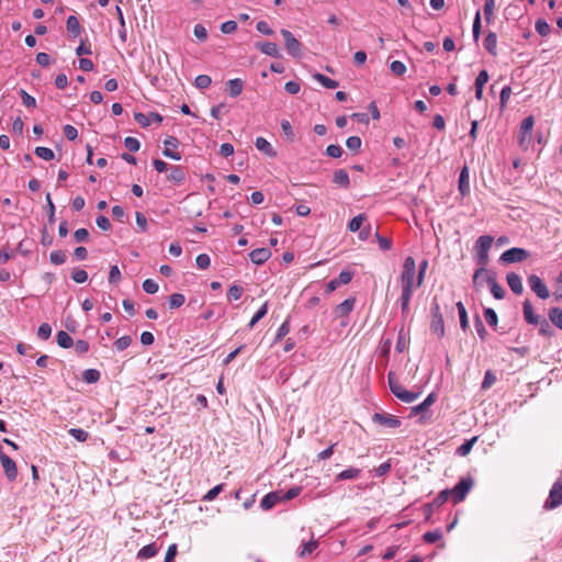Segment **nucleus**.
<instances>
[{
  "label": "nucleus",
  "mask_w": 562,
  "mask_h": 562,
  "mask_svg": "<svg viewBox=\"0 0 562 562\" xmlns=\"http://www.w3.org/2000/svg\"><path fill=\"white\" fill-rule=\"evenodd\" d=\"M416 262L413 257H406L403 263L402 272L398 277L400 284L402 286V294L400 296V303L403 313L408 312L409 302L413 295V291L416 288Z\"/></svg>",
  "instance_id": "obj_1"
},
{
  "label": "nucleus",
  "mask_w": 562,
  "mask_h": 562,
  "mask_svg": "<svg viewBox=\"0 0 562 562\" xmlns=\"http://www.w3.org/2000/svg\"><path fill=\"white\" fill-rule=\"evenodd\" d=\"M481 276H485V281L490 285V290L492 295L496 300H502L505 296V290L503 286L496 281L494 273L490 272L485 268H479L475 270L473 274V285L479 290L480 288V278Z\"/></svg>",
  "instance_id": "obj_2"
},
{
  "label": "nucleus",
  "mask_w": 562,
  "mask_h": 562,
  "mask_svg": "<svg viewBox=\"0 0 562 562\" xmlns=\"http://www.w3.org/2000/svg\"><path fill=\"white\" fill-rule=\"evenodd\" d=\"M493 237L490 235L480 236L474 245L475 261L480 268H485L488 262V251L493 244Z\"/></svg>",
  "instance_id": "obj_3"
},
{
  "label": "nucleus",
  "mask_w": 562,
  "mask_h": 562,
  "mask_svg": "<svg viewBox=\"0 0 562 562\" xmlns=\"http://www.w3.org/2000/svg\"><path fill=\"white\" fill-rule=\"evenodd\" d=\"M535 125V117L532 115L527 116L522 120L518 134L517 142L518 146L522 150H527L532 142V131Z\"/></svg>",
  "instance_id": "obj_4"
},
{
  "label": "nucleus",
  "mask_w": 562,
  "mask_h": 562,
  "mask_svg": "<svg viewBox=\"0 0 562 562\" xmlns=\"http://www.w3.org/2000/svg\"><path fill=\"white\" fill-rule=\"evenodd\" d=\"M435 401L436 395L430 393L420 404L411 408L412 415H420L418 419L420 425H426L431 422V413L428 412V408L435 403Z\"/></svg>",
  "instance_id": "obj_5"
},
{
  "label": "nucleus",
  "mask_w": 562,
  "mask_h": 562,
  "mask_svg": "<svg viewBox=\"0 0 562 562\" xmlns=\"http://www.w3.org/2000/svg\"><path fill=\"white\" fill-rule=\"evenodd\" d=\"M562 505V475L553 483L544 502V509L551 510Z\"/></svg>",
  "instance_id": "obj_6"
},
{
  "label": "nucleus",
  "mask_w": 562,
  "mask_h": 562,
  "mask_svg": "<svg viewBox=\"0 0 562 562\" xmlns=\"http://www.w3.org/2000/svg\"><path fill=\"white\" fill-rule=\"evenodd\" d=\"M472 486L473 480L471 477H463L453 488L449 490L453 504L462 502L467 497Z\"/></svg>",
  "instance_id": "obj_7"
},
{
  "label": "nucleus",
  "mask_w": 562,
  "mask_h": 562,
  "mask_svg": "<svg viewBox=\"0 0 562 562\" xmlns=\"http://www.w3.org/2000/svg\"><path fill=\"white\" fill-rule=\"evenodd\" d=\"M430 329L439 338L445 336V323L441 310L438 303H434L431 306V323Z\"/></svg>",
  "instance_id": "obj_8"
},
{
  "label": "nucleus",
  "mask_w": 562,
  "mask_h": 562,
  "mask_svg": "<svg viewBox=\"0 0 562 562\" xmlns=\"http://www.w3.org/2000/svg\"><path fill=\"white\" fill-rule=\"evenodd\" d=\"M529 258V252L524 248H510L501 255V261L505 263L521 262Z\"/></svg>",
  "instance_id": "obj_9"
},
{
  "label": "nucleus",
  "mask_w": 562,
  "mask_h": 562,
  "mask_svg": "<svg viewBox=\"0 0 562 562\" xmlns=\"http://www.w3.org/2000/svg\"><path fill=\"white\" fill-rule=\"evenodd\" d=\"M528 284L536 295L542 300H547L550 296V292L543 281L536 274L528 277Z\"/></svg>",
  "instance_id": "obj_10"
},
{
  "label": "nucleus",
  "mask_w": 562,
  "mask_h": 562,
  "mask_svg": "<svg viewBox=\"0 0 562 562\" xmlns=\"http://www.w3.org/2000/svg\"><path fill=\"white\" fill-rule=\"evenodd\" d=\"M281 34L284 38V45L288 53L293 57L300 56L301 43L294 37V35L290 31L285 29L281 30Z\"/></svg>",
  "instance_id": "obj_11"
},
{
  "label": "nucleus",
  "mask_w": 562,
  "mask_h": 562,
  "mask_svg": "<svg viewBox=\"0 0 562 562\" xmlns=\"http://www.w3.org/2000/svg\"><path fill=\"white\" fill-rule=\"evenodd\" d=\"M353 273L348 270H342L338 278L330 280L326 285V292L331 293L340 285L348 284L352 280Z\"/></svg>",
  "instance_id": "obj_12"
},
{
  "label": "nucleus",
  "mask_w": 562,
  "mask_h": 562,
  "mask_svg": "<svg viewBox=\"0 0 562 562\" xmlns=\"http://www.w3.org/2000/svg\"><path fill=\"white\" fill-rule=\"evenodd\" d=\"M164 145H165V149L162 151L164 156H166L168 158H171V159H175V160H180L181 159L180 153L175 150L179 146V140L176 137L168 136L164 140Z\"/></svg>",
  "instance_id": "obj_13"
},
{
  "label": "nucleus",
  "mask_w": 562,
  "mask_h": 562,
  "mask_svg": "<svg viewBox=\"0 0 562 562\" xmlns=\"http://www.w3.org/2000/svg\"><path fill=\"white\" fill-rule=\"evenodd\" d=\"M0 462L7 479L9 481H14L18 476V468L15 462L7 454L0 456Z\"/></svg>",
  "instance_id": "obj_14"
},
{
  "label": "nucleus",
  "mask_w": 562,
  "mask_h": 562,
  "mask_svg": "<svg viewBox=\"0 0 562 562\" xmlns=\"http://www.w3.org/2000/svg\"><path fill=\"white\" fill-rule=\"evenodd\" d=\"M373 420L389 428H397L401 425V420L396 416L391 414L376 413L373 415Z\"/></svg>",
  "instance_id": "obj_15"
},
{
  "label": "nucleus",
  "mask_w": 562,
  "mask_h": 562,
  "mask_svg": "<svg viewBox=\"0 0 562 562\" xmlns=\"http://www.w3.org/2000/svg\"><path fill=\"white\" fill-rule=\"evenodd\" d=\"M270 257H271V251H270V249H269V248H266V247L254 249V250L249 254V258H250V260H251L255 265H262V263H265V262H266Z\"/></svg>",
  "instance_id": "obj_16"
},
{
  "label": "nucleus",
  "mask_w": 562,
  "mask_h": 562,
  "mask_svg": "<svg viewBox=\"0 0 562 562\" xmlns=\"http://www.w3.org/2000/svg\"><path fill=\"white\" fill-rule=\"evenodd\" d=\"M506 281H507L508 286L515 294L519 295L524 292V285H522V281H521V278L519 274H517L515 272H509L506 276Z\"/></svg>",
  "instance_id": "obj_17"
},
{
  "label": "nucleus",
  "mask_w": 562,
  "mask_h": 562,
  "mask_svg": "<svg viewBox=\"0 0 562 562\" xmlns=\"http://www.w3.org/2000/svg\"><path fill=\"white\" fill-rule=\"evenodd\" d=\"M450 496V491L443 490L436 496V498L430 504L425 505V508L428 512L427 518L429 517L432 508H438L441 505H443Z\"/></svg>",
  "instance_id": "obj_18"
},
{
  "label": "nucleus",
  "mask_w": 562,
  "mask_h": 562,
  "mask_svg": "<svg viewBox=\"0 0 562 562\" xmlns=\"http://www.w3.org/2000/svg\"><path fill=\"white\" fill-rule=\"evenodd\" d=\"M356 299L355 297H348L340 304H338L335 308L336 316H347L349 315L353 307H355Z\"/></svg>",
  "instance_id": "obj_19"
},
{
  "label": "nucleus",
  "mask_w": 562,
  "mask_h": 562,
  "mask_svg": "<svg viewBox=\"0 0 562 562\" xmlns=\"http://www.w3.org/2000/svg\"><path fill=\"white\" fill-rule=\"evenodd\" d=\"M459 191L465 196L470 192L469 168L464 166L459 176Z\"/></svg>",
  "instance_id": "obj_20"
},
{
  "label": "nucleus",
  "mask_w": 562,
  "mask_h": 562,
  "mask_svg": "<svg viewBox=\"0 0 562 562\" xmlns=\"http://www.w3.org/2000/svg\"><path fill=\"white\" fill-rule=\"evenodd\" d=\"M256 47L263 54L271 57H280V49L276 43L272 42H263L258 43Z\"/></svg>",
  "instance_id": "obj_21"
},
{
  "label": "nucleus",
  "mask_w": 562,
  "mask_h": 562,
  "mask_svg": "<svg viewBox=\"0 0 562 562\" xmlns=\"http://www.w3.org/2000/svg\"><path fill=\"white\" fill-rule=\"evenodd\" d=\"M522 312L527 323L532 325H537L539 323L540 317L533 313V307L528 300H526L522 304Z\"/></svg>",
  "instance_id": "obj_22"
},
{
  "label": "nucleus",
  "mask_w": 562,
  "mask_h": 562,
  "mask_svg": "<svg viewBox=\"0 0 562 562\" xmlns=\"http://www.w3.org/2000/svg\"><path fill=\"white\" fill-rule=\"evenodd\" d=\"M255 145H256L257 149L260 150L261 153H263L265 155H267L269 157L276 156V151H274L273 147L265 137H261V136L257 137Z\"/></svg>",
  "instance_id": "obj_23"
},
{
  "label": "nucleus",
  "mask_w": 562,
  "mask_h": 562,
  "mask_svg": "<svg viewBox=\"0 0 562 562\" xmlns=\"http://www.w3.org/2000/svg\"><path fill=\"white\" fill-rule=\"evenodd\" d=\"M243 89L244 81L241 79L236 78L227 81V91L231 97H238L243 92Z\"/></svg>",
  "instance_id": "obj_24"
},
{
  "label": "nucleus",
  "mask_w": 562,
  "mask_h": 562,
  "mask_svg": "<svg viewBox=\"0 0 562 562\" xmlns=\"http://www.w3.org/2000/svg\"><path fill=\"white\" fill-rule=\"evenodd\" d=\"M186 178L184 171L180 166H172L170 168V171L167 176L168 181L179 184L181 183Z\"/></svg>",
  "instance_id": "obj_25"
},
{
  "label": "nucleus",
  "mask_w": 562,
  "mask_h": 562,
  "mask_svg": "<svg viewBox=\"0 0 562 562\" xmlns=\"http://www.w3.org/2000/svg\"><path fill=\"white\" fill-rule=\"evenodd\" d=\"M160 548L161 547H158L155 542L147 544L138 551L137 558L138 559H150L159 552Z\"/></svg>",
  "instance_id": "obj_26"
},
{
  "label": "nucleus",
  "mask_w": 562,
  "mask_h": 562,
  "mask_svg": "<svg viewBox=\"0 0 562 562\" xmlns=\"http://www.w3.org/2000/svg\"><path fill=\"white\" fill-rule=\"evenodd\" d=\"M333 181L337 186L348 188L350 183L349 175L345 169H338L334 172Z\"/></svg>",
  "instance_id": "obj_27"
},
{
  "label": "nucleus",
  "mask_w": 562,
  "mask_h": 562,
  "mask_svg": "<svg viewBox=\"0 0 562 562\" xmlns=\"http://www.w3.org/2000/svg\"><path fill=\"white\" fill-rule=\"evenodd\" d=\"M484 48L493 56L497 55V36L495 33H488L484 38Z\"/></svg>",
  "instance_id": "obj_28"
},
{
  "label": "nucleus",
  "mask_w": 562,
  "mask_h": 562,
  "mask_svg": "<svg viewBox=\"0 0 562 562\" xmlns=\"http://www.w3.org/2000/svg\"><path fill=\"white\" fill-rule=\"evenodd\" d=\"M387 381H389V386H390L391 392L396 397H398L400 393L405 391V387L400 383V381L397 380V378L395 376V374L393 372H389Z\"/></svg>",
  "instance_id": "obj_29"
},
{
  "label": "nucleus",
  "mask_w": 562,
  "mask_h": 562,
  "mask_svg": "<svg viewBox=\"0 0 562 562\" xmlns=\"http://www.w3.org/2000/svg\"><path fill=\"white\" fill-rule=\"evenodd\" d=\"M67 31L77 37L81 33V26L78 19L75 15H69L66 21Z\"/></svg>",
  "instance_id": "obj_30"
},
{
  "label": "nucleus",
  "mask_w": 562,
  "mask_h": 562,
  "mask_svg": "<svg viewBox=\"0 0 562 562\" xmlns=\"http://www.w3.org/2000/svg\"><path fill=\"white\" fill-rule=\"evenodd\" d=\"M280 499L281 497L278 493L271 492L262 498L261 507L265 510L271 509Z\"/></svg>",
  "instance_id": "obj_31"
},
{
  "label": "nucleus",
  "mask_w": 562,
  "mask_h": 562,
  "mask_svg": "<svg viewBox=\"0 0 562 562\" xmlns=\"http://www.w3.org/2000/svg\"><path fill=\"white\" fill-rule=\"evenodd\" d=\"M549 319L558 328L562 329V308L552 307L549 310Z\"/></svg>",
  "instance_id": "obj_32"
},
{
  "label": "nucleus",
  "mask_w": 562,
  "mask_h": 562,
  "mask_svg": "<svg viewBox=\"0 0 562 562\" xmlns=\"http://www.w3.org/2000/svg\"><path fill=\"white\" fill-rule=\"evenodd\" d=\"M313 78L327 89H335L338 87V82L336 80L330 79L319 72L314 74Z\"/></svg>",
  "instance_id": "obj_33"
},
{
  "label": "nucleus",
  "mask_w": 562,
  "mask_h": 562,
  "mask_svg": "<svg viewBox=\"0 0 562 562\" xmlns=\"http://www.w3.org/2000/svg\"><path fill=\"white\" fill-rule=\"evenodd\" d=\"M318 547V541L315 539H311L310 541L305 542L302 547V550L299 552L300 558H305L310 554H312Z\"/></svg>",
  "instance_id": "obj_34"
},
{
  "label": "nucleus",
  "mask_w": 562,
  "mask_h": 562,
  "mask_svg": "<svg viewBox=\"0 0 562 562\" xmlns=\"http://www.w3.org/2000/svg\"><path fill=\"white\" fill-rule=\"evenodd\" d=\"M360 470L356 468H349L344 471H341L337 476V481H344V480H355L360 475Z\"/></svg>",
  "instance_id": "obj_35"
},
{
  "label": "nucleus",
  "mask_w": 562,
  "mask_h": 562,
  "mask_svg": "<svg viewBox=\"0 0 562 562\" xmlns=\"http://www.w3.org/2000/svg\"><path fill=\"white\" fill-rule=\"evenodd\" d=\"M456 305L459 313L460 326L463 330H467L469 328V319L465 306L462 302H458Z\"/></svg>",
  "instance_id": "obj_36"
},
{
  "label": "nucleus",
  "mask_w": 562,
  "mask_h": 562,
  "mask_svg": "<svg viewBox=\"0 0 562 562\" xmlns=\"http://www.w3.org/2000/svg\"><path fill=\"white\" fill-rule=\"evenodd\" d=\"M57 344L61 348H70L74 345L72 338L64 330L57 333Z\"/></svg>",
  "instance_id": "obj_37"
},
{
  "label": "nucleus",
  "mask_w": 562,
  "mask_h": 562,
  "mask_svg": "<svg viewBox=\"0 0 562 562\" xmlns=\"http://www.w3.org/2000/svg\"><path fill=\"white\" fill-rule=\"evenodd\" d=\"M100 372L95 369H87L82 373V379L87 383H97L100 380Z\"/></svg>",
  "instance_id": "obj_38"
},
{
  "label": "nucleus",
  "mask_w": 562,
  "mask_h": 562,
  "mask_svg": "<svg viewBox=\"0 0 562 562\" xmlns=\"http://www.w3.org/2000/svg\"><path fill=\"white\" fill-rule=\"evenodd\" d=\"M35 155L46 161L53 160L55 157L54 151L48 147L38 146L34 150Z\"/></svg>",
  "instance_id": "obj_39"
},
{
  "label": "nucleus",
  "mask_w": 562,
  "mask_h": 562,
  "mask_svg": "<svg viewBox=\"0 0 562 562\" xmlns=\"http://www.w3.org/2000/svg\"><path fill=\"white\" fill-rule=\"evenodd\" d=\"M367 216L364 214H359L355 216L348 224V228L350 232H358L360 231L361 226L366 222Z\"/></svg>",
  "instance_id": "obj_40"
},
{
  "label": "nucleus",
  "mask_w": 562,
  "mask_h": 562,
  "mask_svg": "<svg viewBox=\"0 0 562 562\" xmlns=\"http://www.w3.org/2000/svg\"><path fill=\"white\" fill-rule=\"evenodd\" d=\"M68 434L80 442H86L89 438L88 431L82 428H70Z\"/></svg>",
  "instance_id": "obj_41"
},
{
  "label": "nucleus",
  "mask_w": 562,
  "mask_h": 562,
  "mask_svg": "<svg viewBox=\"0 0 562 562\" xmlns=\"http://www.w3.org/2000/svg\"><path fill=\"white\" fill-rule=\"evenodd\" d=\"M268 312V303H263V305L256 312V314L250 319L248 326L252 328L261 318L266 316Z\"/></svg>",
  "instance_id": "obj_42"
},
{
  "label": "nucleus",
  "mask_w": 562,
  "mask_h": 562,
  "mask_svg": "<svg viewBox=\"0 0 562 562\" xmlns=\"http://www.w3.org/2000/svg\"><path fill=\"white\" fill-rule=\"evenodd\" d=\"M442 538V532L440 529H436L434 531H427L423 535V539L426 543H435Z\"/></svg>",
  "instance_id": "obj_43"
},
{
  "label": "nucleus",
  "mask_w": 562,
  "mask_h": 562,
  "mask_svg": "<svg viewBox=\"0 0 562 562\" xmlns=\"http://www.w3.org/2000/svg\"><path fill=\"white\" fill-rule=\"evenodd\" d=\"M476 440H477V437H473L472 439L463 442L457 450L458 454L461 457H465L467 454H469Z\"/></svg>",
  "instance_id": "obj_44"
},
{
  "label": "nucleus",
  "mask_w": 562,
  "mask_h": 562,
  "mask_svg": "<svg viewBox=\"0 0 562 562\" xmlns=\"http://www.w3.org/2000/svg\"><path fill=\"white\" fill-rule=\"evenodd\" d=\"M184 302H186V297L181 293H175V294L170 295V297H169L170 308H179L180 306H182L184 304Z\"/></svg>",
  "instance_id": "obj_45"
},
{
  "label": "nucleus",
  "mask_w": 562,
  "mask_h": 562,
  "mask_svg": "<svg viewBox=\"0 0 562 562\" xmlns=\"http://www.w3.org/2000/svg\"><path fill=\"white\" fill-rule=\"evenodd\" d=\"M537 325H539L540 335H542L544 337H551L553 335L552 327L547 319H544V318L539 319V323Z\"/></svg>",
  "instance_id": "obj_46"
},
{
  "label": "nucleus",
  "mask_w": 562,
  "mask_h": 562,
  "mask_svg": "<svg viewBox=\"0 0 562 562\" xmlns=\"http://www.w3.org/2000/svg\"><path fill=\"white\" fill-rule=\"evenodd\" d=\"M124 146L126 147V149L131 153H136L139 150V147H140V144L138 142L137 138L135 137H132V136H127L125 139H124Z\"/></svg>",
  "instance_id": "obj_47"
},
{
  "label": "nucleus",
  "mask_w": 562,
  "mask_h": 562,
  "mask_svg": "<svg viewBox=\"0 0 562 562\" xmlns=\"http://www.w3.org/2000/svg\"><path fill=\"white\" fill-rule=\"evenodd\" d=\"M243 288L240 285H232L227 292V299L228 301H237L243 295Z\"/></svg>",
  "instance_id": "obj_48"
},
{
  "label": "nucleus",
  "mask_w": 562,
  "mask_h": 562,
  "mask_svg": "<svg viewBox=\"0 0 562 562\" xmlns=\"http://www.w3.org/2000/svg\"><path fill=\"white\" fill-rule=\"evenodd\" d=\"M211 83L212 79L207 75H199L194 80V85L199 89H206L211 86Z\"/></svg>",
  "instance_id": "obj_49"
},
{
  "label": "nucleus",
  "mask_w": 562,
  "mask_h": 562,
  "mask_svg": "<svg viewBox=\"0 0 562 562\" xmlns=\"http://www.w3.org/2000/svg\"><path fill=\"white\" fill-rule=\"evenodd\" d=\"M49 260L54 265H63L66 261V255L63 250H55L50 252Z\"/></svg>",
  "instance_id": "obj_50"
},
{
  "label": "nucleus",
  "mask_w": 562,
  "mask_h": 562,
  "mask_svg": "<svg viewBox=\"0 0 562 562\" xmlns=\"http://www.w3.org/2000/svg\"><path fill=\"white\" fill-rule=\"evenodd\" d=\"M52 335V327L48 323H43L40 325L37 330V336L42 340H47Z\"/></svg>",
  "instance_id": "obj_51"
},
{
  "label": "nucleus",
  "mask_w": 562,
  "mask_h": 562,
  "mask_svg": "<svg viewBox=\"0 0 562 562\" xmlns=\"http://www.w3.org/2000/svg\"><path fill=\"white\" fill-rule=\"evenodd\" d=\"M484 317H485V321L487 322V324L491 327H496L497 326L498 317H497V314L495 313V311L493 308H486L484 311Z\"/></svg>",
  "instance_id": "obj_52"
},
{
  "label": "nucleus",
  "mask_w": 562,
  "mask_h": 562,
  "mask_svg": "<svg viewBox=\"0 0 562 562\" xmlns=\"http://www.w3.org/2000/svg\"><path fill=\"white\" fill-rule=\"evenodd\" d=\"M132 344V338L130 336H122L117 338L114 342V346L117 350L122 351L128 348Z\"/></svg>",
  "instance_id": "obj_53"
},
{
  "label": "nucleus",
  "mask_w": 562,
  "mask_h": 562,
  "mask_svg": "<svg viewBox=\"0 0 562 562\" xmlns=\"http://www.w3.org/2000/svg\"><path fill=\"white\" fill-rule=\"evenodd\" d=\"M20 95H21L23 104L26 108H35L36 106L35 98L32 97L31 94H29L25 90L21 89L20 90Z\"/></svg>",
  "instance_id": "obj_54"
},
{
  "label": "nucleus",
  "mask_w": 562,
  "mask_h": 562,
  "mask_svg": "<svg viewBox=\"0 0 562 562\" xmlns=\"http://www.w3.org/2000/svg\"><path fill=\"white\" fill-rule=\"evenodd\" d=\"M158 283L153 279H146L143 282V290L148 294H155L158 291Z\"/></svg>",
  "instance_id": "obj_55"
},
{
  "label": "nucleus",
  "mask_w": 562,
  "mask_h": 562,
  "mask_svg": "<svg viewBox=\"0 0 562 562\" xmlns=\"http://www.w3.org/2000/svg\"><path fill=\"white\" fill-rule=\"evenodd\" d=\"M391 71L396 76H402L406 72V66L400 60H394L390 65Z\"/></svg>",
  "instance_id": "obj_56"
},
{
  "label": "nucleus",
  "mask_w": 562,
  "mask_h": 562,
  "mask_svg": "<svg viewBox=\"0 0 562 562\" xmlns=\"http://www.w3.org/2000/svg\"><path fill=\"white\" fill-rule=\"evenodd\" d=\"M71 279L76 283H83L88 280V273L83 269H75L71 273Z\"/></svg>",
  "instance_id": "obj_57"
},
{
  "label": "nucleus",
  "mask_w": 562,
  "mask_h": 562,
  "mask_svg": "<svg viewBox=\"0 0 562 562\" xmlns=\"http://www.w3.org/2000/svg\"><path fill=\"white\" fill-rule=\"evenodd\" d=\"M427 268H428V261L423 260L419 265L418 274L416 277V288H419L423 284Z\"/></svg>",
  "instance_id": "obj_58"
},
{
  "label": "nucleus",
  "mask_w": 562,
  "mask_h": 562,
  "mask_svg": "<svg viewBox=\"0 0 562 562\" xmlns=\"http://www.w3.org/2000/svg\"><path fill=\"white\" fill-rule=\"evenodd\" d=\"M348 149L358 151L361 147V138L359 136H350L346 140Z\"/></svg>",
  "instance_id": "obj_59"
},
{
  "label": "nucleus",
  "mask_w": 562,
  "mask_h": 562,
  "mask_svg": "<svg viewBox=\"0 0 562 562\" xmlns=\"http://www.w3.org/2000/svg\"><path fill=\"white\" fill-rule=\"evenodd\" d=\"M495 381H496L495 374L491 370H487L485 372V375H484V379L482 382V389L483 390L490 389L495 383Z\"/></svg>",
  "instance_id": "obj_60"
},
{
  "label": "nucleus",
  "mask_w": 562,
  "mask_h": 562,
  "mask_svg": "<svg viewBox=\"0 0 562 562\" xmlns=\"http://www.w3.org/2000/svg\"><path fill=\"white\" fill-rule=\"evenodd\" d=\"M418 396H419V393H414V392L407 391L405 389V391L400 393L397 398L404 403H413Z\"/></svg>",
  "instance_id": "obj_61"
},
{
  "label": "nucleus",
  "mask_w": 562,
  "mask_h": 562,
  "mask_svg": "<svg viewBox=\"0 0 562 562\" xmlns=\"http://www.w3.org/2000/svg\"><path fill=\"white\" fill-rule=\"evenodd\" d=\"M223 484H218L216 486H214L213 488H211L204 496H203V501L204 502H211L213 499H215V497L223 491Z\"/></svg>",
  "instance_id": "obj_62"
},
{
  "label": "nucleus",
  "mask_w": 562,
  "mask_h": 562,
  "mask_svg": "<svg viewBox=\"0 0 562 562\" xmlns=\"http://www.w3.org/2000/svg\"><path fill=\"white\" fill-rule=\"evenodd\" d=\"M194 36L200 41H205L207 38V31L202 24H195L193 29Z\"/></svg>",
  "instance_id": "obj_63"
},
{
  "label": "nucleus",
  "mask_w": 562,
  "mask_h": 562,
  "mask_svg": "<svg viewBox=\"0 0 562 562\" xmlns=\"http://www.w3.org/2000/svg\"><path fill=\"white\" fill-rule=\"evenodd\" d=\"M196 266L200 269H207L211 263V259L206 254H200L195 259Z\"/></svg>",
  "instance_id": "obj_64"
}]
</instances>
